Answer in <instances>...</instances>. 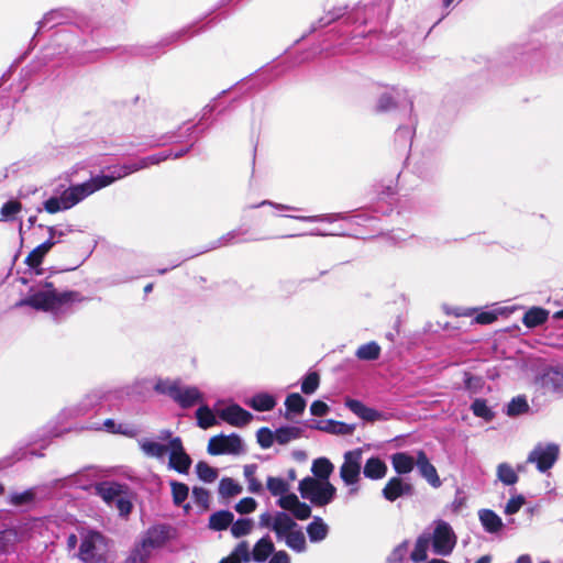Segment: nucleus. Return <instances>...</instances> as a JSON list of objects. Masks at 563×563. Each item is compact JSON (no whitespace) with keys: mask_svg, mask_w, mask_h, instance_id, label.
<instances>
[{"mask_svg":"<svg viewBox=\"0 0 563 563\" xmlns=\"http://www.w3.org/2000/svg\"><path fill=\"white\" fill-rule=\"evenodd\" d=\"M411 494L412 486L400 477H391L383 488V496L389 501Z\"/></svg>","mask_w":563,"mask_h":563,"instance_id":"17","label":"nucleus"},{"mask_svg":"<svg viewBox=\"0 0 563 563\" xmlns=\"http://www.w3.org/2000/svg\"><path fill=\"white\" fill-rule=\"evenodd\" d=\"M266 486L273 496L278 497L277 505L280 508L290 511L299 520H305L310 517V507L301 503L295 494L289 493L290 484L286 479L269 476Z\"/></svg>","mask_w":563,"mask_h":563,"instance_id":"4","label":"nucleus"},{"mask_svg":"<svg viewBox=\"0 0 563 563\" xmlns=\"http://www.w3.org/2000/svg\"><path fill=\"white\" fill-rule=\"evenodd\" d=\"M364 475L371 479H380L387 473L386 464L379 457H371L364 465Z\"/></svg>","mask_w":563,"mask_h":563,"instance_id":"23","label":"nucleus"},{"mask_svg":"<svg viewBox=\"0 0 563 563\" xmlns=\"http://www.w3.org/2000/svg\"><path fill=\"white\" fill-rule=\"evenodd\" d=\"M198 426L202 429H208L218 423L217 413L206 405H201L196 411Z\"/></svg>","mask_w":563,"mask_h":563,"instance_id":"31","label":"nucleus"},{"mask_svg":"<svg viewBox=\"0 0 563 563\" xmlns=\"http://www.w3.org/2000/svg\"><path fill=\"white\" fill-rule=\"evenodd\" d=\"M497 478L505 485H515L518 482L516 471L508 463H500L497 466Z\"/></svg>","mask_w":563,"mask_h":563,"instance_id":"37","label":"nucleus"},{"mask_svg":"<svg viewBox=\"0 0 563 563\" xmlns=\"http://www.w3.org/2000/svg\"><path fill=\"white\" fill-rule=\"evenodd\" d=\"M317 429L327 431L330 433H344L346 432V426L341 422H335L332 420H328L325 422H320L316 426Z\"/></svg>","mask_w":563,"mask_h":563,"instance_id":"50","label":"nucleus"},{"mask_svg":"<svg viewBox=\"0 0 563 563\" xmlns=\"http://www.w3.org/2000/svg\"><path fill=\"white\" fill-rule=\"evenodd\" d=\"M268 563H291V559L286 551L279 550L272 555Z\"/></svg>","mask_w":563,"mask_h":563,"instance_id":"56","label":"nucleus"},{"mask_svg":"<svg viewBox=\"0 0 563 563\" xmlns=\"http://www.w3.org/2000/svg\"><path fill=\"white\" fill-rule=\"evenodd\" d=\"M361 449L351 450L344 453L343 463L340 467V477L349 486L347 496L353 497L358 493V482L361 481L362 470Z\"/></svg>","mask_w":563,"mask_h":563,"instance_id":"8","label":"nucleus"},{"mask_svg":"<svg viewBox=\"0 0 563 563\" xmlns=\"http://www.w3.org/2000/svg\"><path fill=\"white\" fill-rule=\"evenodd\" d=\"M274 523H275V515L265 512L260 516V525L262 527L274 530Z\"/></svg>","mask_w":563,"mask_h":563,"instance_id":"57","label":"nucleus"},{"mask_svg":"<svg viewBox=\"0 0 563 563\" xmlns=\"http://www.w3.org/2000/svg\"><path fill=\"white\" fill-rule=\"evenodd\" d=\"M283 541L290 550L297 553H302L307 550L306 537L299 527L296 528L291 533L286 536V538Z\"/></svg>","mask_w":563,"mask_h":563,"instance_id":"25","label":"nucleus"},{"mask_svg":"<svg viewBox=\"0 0 563 563\" xmlns=\"http://www.w3.org/2000/svg\"><path fill=\"white\" fill-rule=\"evenodd\" d=\"M430 536L422 534L420 536L415 544V549L411 552V560L413 562H421L427 559V551L430 544Z\"/></svg>","mask_w":563,"mask_h":563,"instance_id":"36","label":"nucleus"},{"mask_svg":"<svg viewBox=\"0 0 563 563\" xmlns=\"http://www.w3.org/2000/svg\"><path fill=\"white\" fill-rule=\"evenodd\" d=\"M22 209V206L16 200H10L5 202L1 208V217L2 219L9 220L12 219L16 213H19Z\"/></svg>","mask_w":563,"mask_h":563,"instance_id":"47","label":"nucleus"},{"mask_svg":"<svg viewBox=\"0 0 563 563\" xmlns=\"http://www.w3.org/2000/svg\"><path fill=\"white\" fill-rule=\"evenodd\" d=\"M111 506H114L121 516H128L132 509V503L126 492L121 494V496Z\"/></svg>","mask_w":563,"mask_h":563,"instance_id":"48","label":"nucleus"},{"mask_svg":"<svg viewBox=\"0 0 563 563\" xmlns=\"http://www.w3.org/2000/svg\"><path fill=\"white\" fill-rule=\"evenodd\" d=\"M108 544L104 537L92 530L80 531L79 558L86 563H108Z\"/></svg>","mask_w":563,"mask_h":563,"instance_id":"5","label":"nucleus"},{"mask_svg":"<svg viewBox=\"0 0 563 563\" xmlns=\"http://www.w3.org/2000/svg\"><path fill=\"white\" fill-rule=\"evenodd\" d=\"M183 153L168 152L166 155L155 154L137 162L117 166L108 174L97 175L91 177L88 181L75 185L64 190L59 197H52L45 201V210L49 213H56L62 210H67L79 203L81 200L92 195L93 192L111 185L113 181L121 179L134 172L146 168L150 165L158 164L168 157H180Z\"/></svg>","mask_w":563,"mask_h":563,"instance_id":"1","label":"nucleus"},{"mask_svg":"<svg viewBox=\"0 0 563 563\" xmlns=\"http://www.w3.org/2000/svg\"><path fill=\"white\" fill-rule=\"evenodd\" d=\"M517 563H531V559L528 555H522L518 559Z\"/></svg>","mask_w":563,"mask_h":563,"instance_id":"62","label":"nucleus"},{"mask_svg":"<svg viewBox=\"0 0 563 563\" xmlns=\"http://www.w3.org/2000/svg\"><path fill=\"white\" fill-rule=\"evenodd\" d=\"M253 521L251 519H239L235 522L231 523V533L235 538H240L249 534L252 531Z\"/></svg>","mask_w":563,"mask_h":563,"instance_id":"41","label":"nucleus"},{"mask_svg":"<svg viewBox=\"0 0 563 563\" xmlns=\"http://www.w3.org/2000/svg\"><path fill=\"white\" fill-rule=\"evenodd\" d=\"M155 389L170 396L183 408L203 402V394L196 386H185L174 380H159Z\"/></svg>","mask_w":563,"mask_h":563,"instance_id":"6","label":"nucleus"},{"mask_svg":"<svg viewBox=\"0 0 563 563\" xmlns=\"http://www.w3.org/2000/svg\"><path fill=\"white\" fill-rule=\"evenodd\" d=\"M391 464L398 474H407L413 470L416 457L405 452H398L391 455Z\"/></svg>","mask_w":563,"mask_h":563,"instance_id":"20","label":"nucleus"},{"mask_svg":"<svg viewBox=\"0 0 563 563\" xmlns=\"http://www.w3.org/2000/svg\"><path fill=\"white\" fill-rule=\"evenodd\" d=\"M528 404L525 398L517 397L512 399L507 407L508 416H518L528 410Z\"/></svg>","mask_w":563,"mask_h":563,"instance_id":"46","label":"nucleus"},{"mask_svg":"<svg viewBox=\"0 0 563 563\" xmlns=\"http://www.w3.org/2000/svg\"><path fill=\"white\" fill-rule=\"evenodd\" d=\"M426 563H449V562H446L444 560H440V559H432V560H430V561H428Z\"/></svg>","mask_w":563,"mask_h":563,"instance_id":"64","label":"nucleus"},{"mask_svg":"<svg viewBox=\"0 0 563 563\" xmlns=\"http://www.w3.org/2000/svg\"><path fill=\"white\" fill-rule=\"evenodd\" d=\"M560 448L555 443H539L527 457L528 463L536 464L538 471L544 473L549 471L556 462Z\"/></svg>","mask_w":563,"mask_h":563,"instance_id":"9","label":"nucleus"},{"mask_svg":"<svg viewBox=\"0 0 563 563\" xmlns=\"http://www.w3.org/2000/svg\"><path fill=\"white\" fill-rule=\"evenodd\" d=\"M148 560L150 558L134 544L123 563H147Z\"/></svg>","mask_w":563,"mask_h":563,"instance_id":"52","label":"nucleus"},{"mask_svg":"<svg viewBox=\"0 0 563 563\" xmlns=\"http://www.w3.org/2000/svg\"><path fill=\"white\" fill-rule=\"evenodd\" d=\"M173 501L176 506H183L185 511L187 512L190 508L189 505H184L186 499L188 498L189 488L186 484L179 483L176 481L170 482Z\"/></svg>","mask_w":563,"mask_h":563,"instance_id":"30","label":"nucleus"},{"mask_svg":"<svg viewBox=\"0 0 563 563\" xmlns=\"http://www.w3.org/2000/svg\"><path fill=\"white\" fill-rule=\"evenodd\" d=\"M416 465L421 476L432 486L440 487L441 479L438 475L435 467L430 463L427 454L423 451H418L416 455Z\"/></svg>","mask_w":563,"mask_h":563,"instance_id":"16","label":"nucleus"},{"mask_svg":"<svg viewBox=\"0 0 563 563\" xmlns=\"http://www.w3.org/2000/svg\"><path fill=\"white\" fill-rule=\"evenodd\" d=\"M257 441L262 448H269L275 441V433L266 428H262L257 432Z\"/></svg>","mask_w":563,"mask_h":563,"instance_id":"53","label":"nucleus"},{"mask_svg":"<svg viewBox=\"0 0 563 563\" xmlns=\"http://www.w3.org/2000/svg\"><path fill=\"white\" fill-rule=\"evenodd\" d=\"M256 471H257L256 464H247L244 466V470H243L244 477L247 482V488L253 494H258L263 489L261 482L255 477Z\"/></svg>","mask_w":563,"mask_h":563,"instance_id":"35","label":"nucleus"},{"mask_svg":"<svg viewBox=\"0 0 563 563\" xmlns=\"http://www.w3.org/2000/svg\"><path fill=\"white\" fill-rule=\"evenodd\" d=\"M98 493L107 504L112 505L124 493V489L117 483H102L98 487Z\"/></svg>","mask_w":563,"mask_h":563,"instance_id":"24","label":"nucleus"},{"mask_svg":"<svg viewBox=\"0 0 563 563\" xmlns=\"http://www.w3.org/2000/svg\"><path fill=\"white\" fill-rule=\"evenodd\" d=\"M478 517L481 523L487 532L495 533L498 532L503 527V521L500 517L489 509H482L478 512Z\"/></svg>","mask_w":563,"mask_h":563,"instance_id":"22","label":"nucleus"},{"mask_svg":"<svg viewBox=\"0 0 563 563\" xmlns=\"http://www.w3.org/2000/svg\"><path fill=\"white\" fill-rule=\"evenodd\" d=\"M549 312L542 308H532L526 312L523 323L528 328H534L547 321Z\"/></svg>","mask_w":563,"mask_h":563,"instance_id":"32","label":"nucleus"},{"mask_svg":"<svg viewBox=\"0 0 563 563\" xmlns=\"http://www.w3.org/2000/svg\"><path fill=\"white\" fill-rule=\"evenodd\" d=\"M472 410H473V413L476 416V417H479V418H483L485 419L486 421H489L494 418V413L493 411L490 410V408L487 406L486 401L483 400V399H476L473 404H472Z\"/></svg>","mask_w":563,"mask_h":563,"instance_id":"42","label":"nucleus"},{"mask_svg":"<svg viewBox=\"0 0 563 563\" xmlns=\"http://www.w3.org/2000/svg\"><path fill=\"white\" fill-rule=\"evenodd\" d=\"M302 498L310 500L316 506L330 504L336 494V488L328 479L306 477L298 487Z\"/></svg>","mask_w":563,"mask_h":563,"instance_id":"7","label":"nucleus"},{"mask_svg":"<svg viewBox=\"0 0 563 563\" xmlns=\"http://www.w3.org/2000/svg\"><path fill=\"white\" fill-rule=\"evenodd\" d=\"M196 471H197L198 477L201 481L207 482V483H212L218 477V471L216 468L211 467L206 462H199L196 465Z\"/></svg>","mask_w":563,"mask_h":563,"instance_id":"40","label":"nucleus"},{"mask_svg":"<svg viewBox=\"0 0 563 563\" xmlns=\"http://www.w3.org/2000/svg\"><path fill=\"white\" fill-rule=\"evenodd\" d=\"M307 533L311 542H321L327 538L329 527L321 518L314 517L307 526Z\"/></svg>","mask_w":563,"mask_h":563,"instance_id":"21","label":"nucleus"},{"mask_svg":"<svg viewBox=\"0 0 563 563\" xmlns=\"http://www.w3.org/2000/svg\"><path fill=\"white\" fill-rule=\"evenodd\" d=\"M456 543L455 536L446 522H438L432 537L433 551L438 555H449Z\"/></svg>","mask_w":563,"mask_h":563,"instance_id":"11","label":"nucleus"},{"mask_svg":"<svg viewBox=\"0 0 563 563\" xmlns=\"http://www.w3.org/2000/svg\"><path fill=\"white\" fill-rule=\"evenodd\" d=\"M234 516L228 510H220L210 516L209 527L212 530H225L233 522Z\"/></svg>","mask_w":563,"mask_h":563,"instance_id":"27","label":"nucleus"},{"mask_svg":"<svg viewBox=\"0 0 563 563\" xmlns=\"http://www.w3.org/2000/svg\"><path fill=\"white\" fill-rule=\"evenodd\" d=\"M214 411L220 419L235 427L245 426L252 419V415L250 412L235 404L224 406L223 401H217L214 405Z\"/></svg>","mask_w":563,"mask_h":563,"instance_id":"12","label":"nucleus"},{"mask_svg":"<svg viewBox=\"0 0 563 563\" xmlns=\"http://www.w3.org/2000/svg\"><path fill=\"white\" fill-rule=\"evenodd\" d=\"M81 300L82 298L76 291L57 292L51 284H46L43 289L30 295L26 299L20 301L19 305H27L37 310L57 314L63 312L71 303Z\"/></svg>","mask_w":563,"mask_h":563,"instance_id":"3","label":"nucleus"},{"mask_svg":"<svg viewBox=\"0 0 563 563\" xmlns=\"http://www.w3.org/2000/svg\"><path fill=\"white\" fill-rule=\"evenodd\" d=\"M242 486L230 477L222 478L219 484V493L223 497H233L242 493Z\"/></svg>","mask_w":563,"mask_h":563,"instance_id":"39","label":"nucleus"},{"mask_svg":"<svg viewBox=\"0 0 563 563\" xmlns=\"http://www.w3.org/2000/svg\"><path fill=\"white\" fill-rule=\"evenodd\" d=\"M380 346L376 342H368L356 350V357L364 361H374L379 357Z\"/></svg>","mask_w":563,"mask_h":563,"instance_id":"34","label":"nucleus"},{"mask_svg":"<svg viewBox=\"0 0 563 563\" xmlns=\"http://www.w3.org/2000/svg\"><path fill=\"white\" fill-rule=\"evenodd\" d=\"M345 406L357 417L365 421H384L388 419V416L384 412L377 411L373 408L365 406L363 402L355 399H346Z\"/></svg>","mask_w":563,"mask_h":563,"instance_id":"15","label":"nucleus"},{"mask_svg":"<svg viewBox=\"0 0 563 563\" xmlns=\"http://www.w3.org/2000/svg\"><path fill=\"white\" fill-rule=\"evenodd\" d=\"M167 539L166 531L163 527L150 528L135 543V545L145 553L148 558L152 556L153 552L165 543Z\"/></svg>","mask_w":563,"mask_h":563,"instance_id":"14","label":"nucleus"},{"mask_svg":"<svg viewBox=\"0 0 563 563\" xmlns=\"http://www.w3.org/2000/svg\"><path fill=\"white\" fill-rule=\"evenodd\" d=\"M526 499L521 495L512 496L505 506L504 512L506 515H515L525 505Z\"/></svg>","mask_w":563,"mask_h":563,"instance_id":"49","label":"nucleus"},{"mask_svg":"<svg viewBox=\"0 0 563 563\" xmlns=\"http://www.w3.org/2000/svg\"><path fill=\"white\" fill-rule=\"evenodd\" d=\"M275 547L268 536L261 538L252 550V558L256 562H264L275 553Z\"/></svg>","mask_w":563,"mask_h":563,"instance_id":"19","label":"nucleus"},{"mask_svg":"<svg viewBox=\"0 0 563 563\" xmlns=\"http://www.w3.org/2000/svg\"><path fill=\"white\" fill-rule=\"evenodd\" d=\"M192 499L201 510H207L210 503V494L202 487H194Z\"/></svg>","mask_w":563,"mask_h":563,"instance_id":"43","label":"nucleus"},{"mask_svg":"<svg viewBox=\"0 0 563 563\" xmlns=\"http://www.w3.org/2000/svg\"><path fill=\"white\" fill-rule=\"evenodd\" d=\"M158 440L144 438L139 440L142 452L148 457L163 459L166 453L169 455L168 467L180 474L188 473L191 459L186 453L181 439L173 437L170 430H162Z\"/></svg>","mask_w":563,"mask_h":563,"instance_id":"2","label":"nucleus"},{"mask_svg":"<svg viewBox=\"0 0 563 563\" xmlns=\"http://www.w3.org/2000/svg\"><path fill=\"white\" fill-rule=\"evenodd\" d=\"M51 239L43 242L38 246H36L30 254L26 256L24 263L27 265L29 269L36 275H41L43 269L41 268V264L47 253L52 250V247L56 244L57 241L54 240L56 235L58 238L63 236V232H57L54 228H49Z\"/></svg>","mask_w":563,"mask_h":563,"instance_id":"13","label":"nucleus"},{"mask_svg":"<svg viewBox=\"0 0 563 563\" xmlns=\"http://www.w3.org/2000/svg\"><path fill=\"white\" fill-rule=\"evenodd\" d=\"M251 559H253L252 552L250 551V547L246 541L240 542L234 551L225 558V560L231 563H247Z\"/></svg>","mask_w":563,"mask_h":563,"instance_id":"33","label":"nucleus"},{"mask_svg":"<svg viewBox=\"0 0 563 563\" xmlns=\"http://www.w3.org/2000/svg\"><path fill=\"white\" fill-rule=\"evenodd\" d=\"M78 539L75 534H70L67 539V545L70 550L75 549L77 545Z\"/></svg>","mask_w":563,"mask_h":563,"instance_id":"60","label":"nucleus"},{"mask_svg":"<svg viewBox=\"0 0 563 563\" xmlns=\"http://www.w3.org/2000/svg\"><path fill=\"white\" fill-rule=\"evenodd\" d=\"M207 451L211 455H239L244 451V445L242 439L236 434H220L209 440Z\"/></svg>","mask_w":563,"mask_h":563,"instance_id":"10","label":"nucleus"},{"mask_svg":"<svg viewBox=\"0 0 563 563\" xmlns=\"http://www.w3.org/2000/svg\"><path fill=\"white\" fill-rule=\"evenodd\" d=\"M286 418L290 419L291 415H301L306 408V400L297 393L290 394L285 400Z\"/></svg>","mask_w":563,"mask_h":563,"instance_id":"28","label":"nucleus"},{"mask_svg":"<svg viewBox=\"0 0 563 563\" xmlns=\"http://www.w3.org/2000/svg\"><path fill=\"white\" fill-rule=\"evenodd\" d=\"M257 503L252 497H245L235 505V510L239 514H250L256 509Z\"/></svg>","mask_w":563,"mask_h":563,"instance_id":"51","label":"nucleus"},{"mask_svg":"<svg viewBox=\"0 0 563 563\" xmlns=\"http://www.w3.org/2000/svg\"><path fill=\"white\" fill-rule=\"evenodd\" d=\"M320 384V377L316 372L309 373L302 380L301 390L303 394H313Z\"/></svg>","mask_w":563,"mask_h":563,"instance_id":"44","label":"nucleus"},{"mask_svg":"<svg viewBox=\"0 0 563 563\" xmlns=\"http://www.w3.org/2000/svg\"><path fill=\"white\" fill-rule=\"evenodd\" d=\"M301 435V429L298 427H282L275 431V441L279 444H286Z\"/></svg>","mask_w":563,"mask_h":563,"instance_id":"38","label":"nucleus"},{"mask_svg":"<svg viewBox=\"0 0 563 563\" xmlns=\"http://www.w3.org/2000/svg\"><path fill=\"white\" fill-rule=\"evenodd\" d=\"M333 470L334 465L327 457H319L312 462L311 472L314 478L329 481Z\"/></svg>","mask_w":563,"mask_h":563,"instance_id":"26","label":"nucleus"},{"mask_svg":"<svg viewBox=\"0 0 563 563\" xmlns=\"http://www.w3.org/2000/svg\"><path fill=\"white\" fill-rule=\"evenodd\" d=\"M12 532L0 531V552L5 551L11 541Z\"/></svg>","mask_w":563,"mask_h":563,"instance_id":"58","label":"nucleus"},{"mask_svg":"<svg viewBox=\"0 0 563 563\" xmlns=\"http://www.w3.org/2000/svg\"><path fill=\"white\" fill-rule=\"evenodd\" d=\"M310 412L317 417L325 416L329 412V406L321 400H316L310 406Z\"/></svg>","mask_w":563,"mask_h":563,"instance_id":"54","label":"nucleus"},{"mask_svg":"<svg viewBox=\"0 0 563 563\" xmlns=\"http://www.w3.org/2000/svg\"><path fill=\"white\" fill-rule=\"evenodd\" d=\"M103 426L106 427V429L108 431H112L113 432V427H114L113 420H111V419L106 420Z\"/></svg>","mask_w":563,"mask_h":563,"instance_id":"61","label":"nucleus"},{"mask_svg":"<svg viewBox=\"0 0 563 563\" xmlns=\"http://www.w3.org/2000/svg\"><path fill=\"white\" fill-rule=\"evenodd\" d=\"M296 528H298V525L286 512L278 511L275 514L273 531L275 532L277 540H284L286 536L291 533Z\"/></svg>","mask_w":563,"mask_h":563,"instance_id":"18","label":"nucleus"},{"mask_svg":"<svg viewBox=\"0 0 563 563\" xmlns=\"http://www.w3.org/2000/svg\"><path fill=\"white\" fill-rule=\"evenodd\" d=\"M393 104H394L393 98L390 96L385 95V96H382L378 101V109L382 111H385V110L389 109Z\"/></svg>","mask_w":563,"mask_h":563,"instance_id":"59","label":"nucleus"},{"mask_svg":"<svg viewBox=\"0 0 563 563\" xmlns=\"http://www.w3.org/2000/svg\"><path fill=\"white\" fill-rule=\"evenodd\" d=\"M35 493L33 489H27L22 493H13L10 495V504L14 506H22L30 504L34 500Z\"/></svg>","mask_w":563,"mask_h":563,"instance_id":"45","label":"nucleus"},{"mask_svg":"<svg viewBox=\"0 0 563 563\" xmlns=\"http://www.w3.org/2000/svg\"><path fill=\"white\" fill-rule=\"evenodd\" d=\"M246 404L257 411H268L275 407L276 400L274 396L266 393H262L255 395Z\"/></svg>","mask_w":563,"mask_h":563,"instance_id":"29","label":"nucleus"},{"mask_svg":"<svg viewBox=\"0 0 563 563\" xmlns=\"http://www.w3.org/2000/svg\"><path fill=\"white\" fill-rule=\"evenodd\" d=\"M497 318V314L493 311H484L476 316L475 320L481 324H489L494 322Z\"/></svg>","mask_w":563,"mask_h":563,"instance_id":"55","label":"nucleus"},{"mask_svg":"<svg viewBox=\"0 0 563 563\" xmlns=\"http://www.w3.org/2000/svg\"><path fill=\"white\" fill-rule=\"evenodd\" d=\"M476 563H490L489 556H482Z\"/></svg>","mask_w":563,"mask_h":563,"instance_id":"63","label":"nucleus"}]
</instances>
